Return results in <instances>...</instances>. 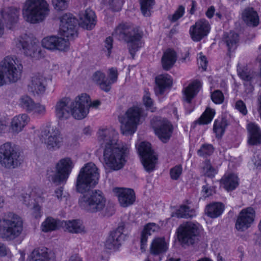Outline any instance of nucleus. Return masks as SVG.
Returning <instances> with one entry per match:
<instances>
[{
    "label": "nucleus",
    "mask_w": 261,
    "mask_h": 261,
    "mask_svg": "<svg viewBox=\"0 0 261 261\" xmlns=\"http://www.w3.org/2000/svg\"><path fill=\"white\" fill-rule=\"evenodd\" d=\"M142 13L144 16L150 15L151 10L154 4V0H139Z\"/></svg>",
    "instance_id": "45"
},
{
    "label": "nucleus",
    "mask_w": 261,
    "mask_h": 261,
    "mask_svg": "<svg viewBox=\"0 0 261 261\" xmlns=\"http://www.w3.org/2000/svg\"><path fill=\"white\" fill-rule=\"evenodd\" d=\"M248 132V142L254 145L261 144V129L259 126L254 122H249L247 125Z\"/></svg>",
    "instance_id": "28"
},
{
    "label": "nucleus",
    "mask_w": 261,
    "mask_h": 261,
    "mask_svg": "<svg viewBox=\"0 0 261 261\" xmlns=\"http://www.w3.org/2000/svg\"><path fill=\"white\" fill-rule=\"evenodd\" d=\"M185 12V7L180 5L178 6L173 14L168 15V19L170 22H175L184 16Z\"/></svg>",
    "instance_id": "48"
},
{
    "label": "nucleus",
    "mask_w": 261,
    "mask_h": 261,
    "mask_svg": "<svg viewBox=\"0 0 261 261\" xmlns=\"http://www.w3.org/2000/svg\"><path fill=\"white\" fill-rule=\"evenodd\" d=\"M123 230L124 227L120 226L110 233L105 243L107 249L116 250L119 248L125 238Z\"/></svg>",
    "instance_id": "22"
},
{
    "label": "nucleus",
    "mask_w": 261,
    "mask_h": 261,
    "mask_svg": "<svg viewBox=\"0 0 261 261\" xmlns=\"http://www.w3.org/2000/svg\"><path fill=\"white\" fill-rule=\"evenodd\" d=\"M168 249V243L163 237L154 238L150 246L149 255H160Z\"/></svg>",
    "instance_id": "29"
},
{
    "label": "nucleus",
    "mask_w": 261,
    "mask_h": 261,
    "mask_svg": "<svg viewBox=\"0 0 261 261\" xmlns=\"http://www.w3.org/2000/svg\"><path fill=\"white\" fill-rule=\"evenodd\" d=\"M235 109L244 116L246 115L248 113L246 106L242 100H239L236 102Z\"/></svg>",
    "instance_id": "57"
},
{
    "label": "nucleus",
    "mask_w": 261,
    "mask_h": 261,
    "mask_svg": "<svg viewBox=\"0 0 261 261\" xmlns=\"http://www.w3.org/2000/svg\"><path fill=\"white\" fill-rule=\"evenodd\" d=\"M30 113H33V114L37 115H44L46 113L45 107L39 103L35 102L32 110L30 111Z\"/></svg>",
    "instance_id": "55"
},
{
    "label": "nucleus",
    "mask_w": 261,
    "mask_h": 261,
    "mask_svg": "<svg viewBox=\"0 0 261 261\" xmlns=\"http://www.w3.org/2000/svg\"><path fill=\"white\" fill-rule=\"evenodd\" d=\"M92 80L93 82L98 85L100 88L103 91L108 92V88L106 77V74L101 71H96L95 72L92 76Z\"/></svg>",
    "instance_id": "38"
},
{
    "label": "nucleus",
    "mask_w": 261,
    "mask_h": 261,
    "mask_svg": "<svg viewBox=\"0 0 261 261\" xmlns=\"http://www.w3.org/2000/svg\"><path fill=\"white\" fill-rule=\"evenodd\" d=\"M196 215V212L194 209L185 205H181L175 213V216L177 218H192Z\"/></svg>",
    "instance_id": "40"
},
{
    "label": "nucleus",
    "mask_w": 261,
    "mask_h": 261,
    "mask_svg": "<svg viewBox=\"0 0 261 261\" xmlns=\"http://www.w3.org/2000/svg\"><path fill=\"white\" fill-rule=\"evenodd\" d=\"M99 178V170L96 165L91 162L85 164L81 169L76 178L77 191L82 193L94 188L98 184Z\"/></svg>",
    "instance_id": "6"
},
{
    "label": "nucleus",
    "mask_w": 261,
    "mask_h": 261,
    "mask_svg": "<svg viewBox=\"0 0 261 261\" xmlns=\"http://www.w3.org/2000/svg\"><path fill=\"white\" fill-rule=\"evenodd\" d=\"M211 29L209 22L205 18H201L190 27L189 34L193 41L198 42L208 35Z\"/></svg>",
    "instance_id": "18"
},
{
    "label": "nucleus",
    "mask_w": 261,
    "mask_h": 261,
    "mask_svg": "<svg viewBox=\"0 0 261 261\" xmlns=\"http://www.w3.org/2000/svg\"><path fill=\"white\" fill-rule=\"evenodd\" d=\"M155 92L162 94L166 88L171 86L172 80L170 75L168 74H161L155 78Z\"/></svg>",
    "instance_id": "34"
},
{
    "label": "nucleus",
    "mask_w": 261,
    "mask_h": 261,
    "mask_svg": "<svg viewBox=\"0 0 261 261\" xmlns=\"http://www.w3.org/2000/svg\"><path fill=\"white\" fill-rule=\"evenodd\" d=\"M112 36L118 40H124L127 43L129 52L134 59L136 52L141 46V34L127 23H122L115 28Z\"/></svg>",
    "instance_id": "5"
},
{
    "label": "nucleus",
    "mask_w": 261,
    "mask_h": 261,
    "mask_svg": "<svg viewBox=\"0 0 261 261\" xmlns=\"http://www.w3.org/2000/svg\"><path fill=\"white\" fill-rule=\"evenodd\" d=\"M227 125V121L224 119H217L214 121L213 130L217 137H221L224 133Z\"/></svg>",
    "instance_id": "42"
},
{
    "label": "nucleus",
    "mask_w": 261,
    "mask_h": 261,
    "mask_svg": "<svg viewBox=\"0 0 261 261\" xmlns=\"http://www.w3.org/2000/svg\"><path fill=\"white\" fill-rule=\"evenodd\" d=\"M76 24L77 20L72 14H64L61 18L59 31L67 39L55 35L46 36L41 41L42 46L50 51H66L69 47V40L77 36Z\"/></svg>",
    "instance_id": "2"
},
{
    "label": "nucleus",
    "mask_w": 261,
    "mask_h": 261,
    "mask_svg": "<svg viewBox=\"0 0 261 261\" xmlns=\"http://www.w3.org/2000/svg\"><path fill=\"white\" fill-rule=\"evenodd\" d=\"M137 149L145 169L148 172L152 171L157 158L151 149V144L148 142H142L138 145Z\"/></svg>",
    "instance_id": "16"
},
{
    "label": "nucleus",
    "mask_w": 261,
    "mask_h": 261,
    "mask_svg": "<svg viewBox=\"0 0 261 261\" xmlns=\"http://www.w3.org/2000/svg\"><path fill=\"white\" fill-rule=\"evenodd\" d=\"M79 25L87 30H91L96 24V16L94 11L87 9L79 15Z\"/></svg>",
    "instance_id": "26"
},
{
    "label": "nucleus",
    "mask_w": 261,
    "mask_h": 261,
    "mask_svg": "<svg viewBox=\"0 0 261 261\" xmlns=\"http://www.w3.org/2000/svg\"><path fill=\"white\" fill-rule=\"evenodd\" d=\"M203 172L205 176L213 178L217 174V171L212 167L209 161H206L204 163Z\"/></svg>",
    "instance_id": "49"
},
{
    "label": "nucleus",
    "mask_w": 261,
    "mask_h": 261,
    "mask_svg": "<svg viewBox=\"0 0 261 261\" xmlns=\"http://www.w3.org/2000/svg\"><path fill=\"white\" fill-rule=\"evenodd\" d=\"M182 171V168L180 165H176L173 168H172L170 170L171 178L173 180L178 179L181 174Z\"/></svg>",
    "instance_id": "54"
},
{
    "label": "nucleus",
    "mask_w": 261,
    "mask_h": 261,
    "mask_svg": "<svg viewBox=\"0 0 261 261\" xmlns=\"http://www.w3.org/2000/svg\"><path fill=\"white\" fill-rule=\"evenodd\" d=\"M58 224L56 220L51 217H48L42 223L41 230L44 232L52 231L58 228Z\"/></svg>",
    "instance_id": "41"
},
{
    "label": "nucleus",
    "mask_w": 261,
    "mask_h": 261,
    "mask_svg": "<svg viewBox=\"0 0 261 261\" xmlns=\"http://www.w3.org/2000/svg\"><path fill=\"white\" fill-rule=\"evenodd\" d=\"M159 226L155 223H150L146 224L141 233V243L142 246H144L146 244L148 238L149 236L155 231H158Z\"/></svg>",
    "instance_id": "37"
},
{
    "label": "nucleus",
    "mask_w": 261,
    "mask_h": 261,
    "mask_svg": "<svg viewBox=\"0 0 261 261\" xmlns=\"http://www.w3.org/2000/svg\"><path fill=\"white\" fill-rule=\"evenodd\" d=\"M113 191L123 207H127L133 204L135 201V194L132 189L116 187L113 189Z\"/></svg>",
    "instance_id": "23"
},
{
    "label": "nucleus",
    "mask_w": 261,
    "mask_h": 261,
    "mask_svg": "<svg viewBox=\"0 0 261 261\" xmlns=\"http://www.w3.org/2000/svg\"><path fill=\"white\" fill-rule=\"evenodd\" d=\"M22 160L20 152L11 142L0 145V165L6 169H13L20 166Z\"/></svg>",
    "instance_id": "9"
},
{
    "label": "nucleus",
    "mask_w": 261,
    "mask_h": 261,
    "mask_svg": "<svg viewBox=\"0 0 261 261\" xmlns=\"http://www.w3.org/2000/svg\"><path fill=\"white\" fill-rule=\"evenodd\" d=\"M215 114L214 109L207 107L199 119L194 122L198 124H207L211 122Z\"/></svg>",
    "instance_id": "39"
},
{
    "label": "nucleus",
    "mask_w": 261,
    "mask_h": 261,
    "mask_svg": "<svg viewBox=\"0 0 261 261\" xmlns=\"http://www.w3.org/2000/svg\"><path fill=\"white\" fill-rule=\"evenodd\" d=\"M178 238L182 244L192 245L199 239V225L188 222L180 225L177 229Z\"/></svg>",
    "instance_id": "12"
},
{
    "label": "nucleus",
    "mask_w": 261,
    "mask_h": 261,
    "mask_svg": "<svg viewBox=\"0 0 261 261\" xmlns=\"http://www.w3.org/2000/svg\"><path fill=\"white\" fill-rule=\"evenodd\" d=\"M198 58L197 59L198 63L200 65L203 69L206 70L207 61L205 56L203 55L202 53H200L198 55Z\"/></svg>",
    "instance_id": "58"
},
{
    "label": "nucleus",
    "mask_w": 261,
    "mask_h": 261,
    "mask_svg": "<svg viewBox=\"0 0 261 261\" xmlns=\"http://www.w3.org/2000/svg\"><path fill=\"white\" fill-rule=\"evenodd\" d=\"M220 183L227 191H232L238 186L239 178L234 173H226L221 178Z\"/></svg>",
    "instance_id": "32"
},
{
    "label": "nucleus",
    "mask_w": 261,
    "mask_h": 261,
    "mask_svg": "<svg viewBox=\"0 0 261 261\" xmlns=\"http://www.w3.org/2000/svg\"><path fill=\"white\" fill-rule=\"evenodd\" d=\"M14 43L18 48L22 49L26 56L34 57L38 51L37 43L32 41L26 34L19 36L15 38Z\"/></svg>",
    "instance_id": "19"
},
{
    "label": "nucleus",
    "mask_w": 261,
    "mask_h": 261,
    "mask_svg": "<svg viewBox=\"0 0 261 261\" xmlns=\"http://www.w3.org/2000/svg\"><path fill=\"white\" fill-rule=\"evenodd\" d=\"M113 47V39L111 37H108L105 40V47L107 49L108 55L109 57L111 53V49Z\"/></svg>",
    "instance_id": "60"
},
{
    "label": "nucleus",
    "mask_w": 261,
    "mask_h": 261,
    "mask_svg": "<svg viewBox=\"0 0 261 261\" xmlns=\"http://www.w3.org/2000/svg\"><path fill=\"white\" fill-rule=\"evenodd\" d=\"M70 100L67 98H63L58 101L55 106V114L60 119H67L71 116Z\"/></svg>",
    "instance_id": "25"
},
{
    "label": "nucleus",
    "mask_w": 261,
    "mask_h": 261,
    "mask_svg": "<svg viewBox=\"0 0 261 261\" xmlns=\"http://www.w3.org/2000/svg\"><path fill=\"white\" fill-rule=\"evenodd\" d=\"M35 191H32L30 194L27 195L24 197V202L26 204H30V201L31 199L32 198L34 199L35 201H36L37 202H40L39 199H41V197H36L35 196Z\"/></svg>",
    "instance_id": "59"
},
{
    "label": "nucleus",
    "mask_w": 261,
    "mask_h": 261,
    "mask_svg": "<svg viewBox=\"0 0 261 261\" xmlns=\"http://www.w3.org/2000/svg\"><path fill=\"white\" fill-rule=\"evenodd\" d=\"M7 128V125L6 122L0 119V136L6 132Z\"/></svg>",
    "instance_id": "64"
},
{
    "label": "nucleus",
    "mask_w": 261,
    "mask_h": 261,
    "mask_svg": "<svg viewBox=\"0 0 261 261\" xmlns=\"http://www.w3.org/2000/svg\"><path fill=\"white\" fill-rule=\"evenodd\" d=\"M176 60V53L172 49H167L161 59V64L163 69L169 70L174 66Z\"/></svg>",
    "instance_id": "31"
},
{
    "label": "nucleus",
    "mask_w": 261,
    "mask_h": 261,
    "mask_svg": "<svg viewBox=\"0 0 261 261\" xmlns=\"http://www.w3.org/2000/svg\"><path fill=\"white\" fill-rule=\"evenodd\" d=\"M46 80L41 73L34 74L28 84L29 90L34 95L43 94L46 90Z\"/></svg>",
    "instance_id": "21"
},
{
    "label": "nucleus",
    "mask_w": 261,
    "mask_h": 261,
    "mask_svg": "<svg viewBox=\"0 0 261 261\" xmlns=\"http://www.w3.org/2000/svg\"><path fill=\"white\" fill-rule=\"evenodd\" d=\"M22 68V64L16 57H6L0 63V87L19 80Z\"/></svg>",
    "instance_id": "3"
},
{
    "label": "nucleus",
    "mask_w": 261,
    "mask_h": 261,
    "mask_svg": "<svg viewBox=\"0 0 261 261\" xmlns=\"http://www.w3.org/2000/svg\"><path fill=\"white\" fill-rule=\"evenodd\" d=\"M255 218V212L252 207L242 209L237 217L235 228L241 232L246 230L253 224Z\"/></svg>",
    "instance_id": "17"
},
{
    "label": "nucleus",
    "mask_w": 261,
    "mask_h": 261,
    "mask_svg": "<svg viewBox=\"0 0 261 261\" xmlns=\"http://www.w3.org/2000/svg\"><path fill=\"white\" fill-rule=\"evenodd\" d=\"M79 204L80 207L84 211L91 213H96L104 210L106 198L100 190L89 191L80 197Z\"/></svg>",
    "instance_id": "8"
},
{
    "label": "nucleus",
    "mask_w": 261,
    "mask_h": 261,
    "mask_svg": "<svg viewBox=\"0 0 261 261\" xmlns=\"http://www.w3.org/2000/svg\"><path fill=\"white\" fill-rule=\"evenodd\" d=\"M225 41L228 50L231 51L237 48V43L239 41V36L237 33L230 32L225 37Z\"/></svg>",
    "instance_id": "43"
},
{
    "label": "nucleus",
    "mask_w": 261,
    "mask_h": 261,
    "mask_svg": "<svg viewBox=\"0 0 261 261\" xmlns=\"http://www.w3.org/2000/svg\"><path fill=\"white\" fill-rule=\"evenodd\" d=\"M74 167L72 160L69 158L60 160L56 165V171L49 169L47 171V177L50 181L56 184L65 182Z\"/></svg>",
    "instance_id": "11"
},
{
    "label": "nucleus",
    "mask_w": 261,
    "mask_h": 261,
    "mask_svg": "<svg viewBox=\"0 0 261 261\" xmlns=\"http://www.w3.org/2000/svg\"><path fill=\"white\" fill-rule=\"evenodd\" d=\"M201 87V82L196 80L191 82L184 89V99L188 105H190L192 99L197 94Z\"/></svg>",
    "instance_id": "30"
},
{
    "label": "nucleus",
    "mask_w": 261,
    "mask_h": 261,
    "mask_svg": "<svg viewBox=\"0 0 261 261\" xmlns=\"http://www.w3.org/2000/svg\"><path fill=\"white\" fill-rule=\"evenodd\" d=\"M216 192L215 188L213 186H210L208 184L203 185L202 187L201 192L202 196L204 198H207L210 196L213 195Z\"/></svg>",
    "instance_id": "52"
},
{
    "label": "nucleus",
    "mask_w": 261,
    "mask_h": 261,
    "mask_svg": "<svg viewBox=\"0 0 261 261\" xmlns=\"http://www.w3.org/2000/svg\"><path fill=\"white\" fill-rule=\"evenodd\" d=\"M34 103V100L27 95L21 96L19 100L20 107L29 113H30V111L32 110Z\"/></svg>",
    "instance_id": "46"
},
{
    "label": "nucleus",
    "mask_w": 261,
    "mask_h": 261,
    "mask_svg": "<svg viewBox=\"0 0 261 261\" xmlns=\"http://www.w3.org/2000/svg\"><path fill=\"white\" fill-rule=\"evenodd\" d=\"M253 91L254 87L252 85H249L245 89L246 95H244L245 100L252 98V93Z\"/></svg>",
    "instance_id": "61"
},
{
    "label": "nucleus",
    "mask_w": 261,
    "mask_h": 261,
    "mask_svg": "<svg viewBox=\"0 0 261 261\" xmlns=\"http://www.w3.org/2000/svg\"><path fill=\"white\" fill-rule=\"evenodd\" d=\"M211 99L215 103L221 104L224 101V96L220 90H216L212 93Z\"/></svg>",
    "instance_id": "53"
},
{
    "label": "nucleus",
    "mask_w": 261,
    "mask_h": 261,
    "mask_svg": "<svg viewBox=\"0 0 261 261\" xmlns=\"http://www.w3.org/2000/svg\"><path fill=\"white\" fill-rule=\"evenodd\" d=\"M40 139L44 142L46 148L52 151L59 149L65 143L64 138L56 127L45 129L41 132Z\"/></svg>",
    "instance_id": "13"
},
{
    "label": "nucleus",
    "mask_w": 261,
    "mask_h": 261,
    "mask_svg": "<svg viewBox=\"0 0 261 261\" xmlns=\"http://www.w3.org/2000/svg\"><path fill=\"white\" fill-rule=\"evenodd\" d=\"M90 97L86 93H82L70 102L71 116L74 118L81 120L89 113Z\"/></svg>",
    "instance_id": "15"
},
{
    "label": "nucleus",
    "mask_w": 261,
    "mask_h": 261,
    "mask_svg": "<svg viewBox=\"0 0 261 261\" xmlns=\"http://www.w3.org/2000/svg\"><path fill=\"white\" fill-rule=\"evenodd\" d=\"M143 102L148 110L151 112L155 111L154 108L153 107V101L150 96V93L146 90H145V94L143 97Z\"/></svg>",
    "instance_id": "51"
},
{
    "label": "nucleus",
    "mask_w": 261,
    "mask_h": 261,
    "mask_svg": "<svg viewBox=\"0 0 261 261\" xmlns=\"http://www.w3.org/2000/svg\"><path fill=\"white\" fill-rule=\"evenodd\" d=\"M33 216L36 218H40L41 216V207L38 205H34L33 207Z\"/></svg>",
    "instance_id": "63"
},
{
    "label": "nucleus",
    "mask_w": 261,
    "mask_h": 261,
    "mask_svg": "<svg viewBox=\"0 0 261 261\" xmlns=\"http://www.w3.org/2000/svg\"><path fill=\"white\" fill-rule=\"evenodd\" d=\"M30 121V118L26 114H19L14 116L10 123V132L13 134H18L22 131Z\"/></svg>",
    "instance_id": "24"
},
{
    "label": "nucleus",
    "mask_w": 261,
    "mask_h": 261,
    "mask_svg": "<svg viewBox=\"0 0 261 261\" xmlns=\"http://www.w3.org/2000/svg\"><path fill=\"white\" fill-rule=\"evenodd\" d=\"M0 14L7 27L11 29L18 21L20 8L14 6L4 7Z\"/></svg>",
    "instance_id": "20"
},
{
    "label": "nucleus",
    "mask_w": 261,
    "mask_h": 261,
    "mask_svg": "<svg viewBox=\"0 0 261 261\" xmlns=\"http://www.w3.org/2000/svg\"><path fill=\"white\" fill-rule=\"evenodd\" d=\"M49 11L48 5L45 0H27L22 8L24 18L31 23L43 20Z\"/></svg>",
    "instance_id": "7"
},
{
    "label": "nucleus",
    "mask_w": 261,
    "mask_h": 261,
    "mask_svg": "<svg viewBox=\"0 0 261 261\" xmlns=\"http://www.w3.org/2000/svg\"><path fill=\"white\" fill-rule=\"evenodd\" d=\"M68 0H53V5L57 10L62 11L67 9Z\"/></svg>",
    "instance_id": "56"
},
{
    "label": "nucleus",
    "mask_w": 261,
    "mask_h": 261,
    "mask_svg": "<svg viewBox=\"0 0 261 261\" xmlns=\"http://www.w3.org/2000/svg\"><path fill=\"white\" fill-rule=\"evenodd\" d=\"M224 206L220 202H214L207 205L205 209L206 215L212 218L220 216L223 213Z\"/></svg>",
    "instance_id": "35"
},
{
    "label": "nucleus",
    "mask_w": 261,
    "mask_h": 261,
    "mask_svg": "<svg viewBox=\"0 0 261 261\" xmlns=\"http://www.w3.org/2000/svg\"><path fill=\"white\" fill-rule=\"evenodd\" d=\"M238 71L240 77L245 81L253 82L258 76L256 72L252 70H248L247 68H243Z\"/></svg>",
    "instance_id": "44"
},
{
    "label": "nucleus",
    "mask_w": 261,
    "mask_h": 261,
    "mask_svg": "<svg viewBox=\"0 0 261 261\" xmlns=\"http://www.w3.org/2000/svg\"><path fill=\"white\" fill-rule=\"evenodd\" d=\"M97 138L100 147L103 149L106 166L113 171L122 169L127 161L129 146L119 141L118 133L112 128H100Z\"/></svg>",
    "instance_id": "1"
},
{
    "label": "nucleus",
    "mask_w": 261,
    "mask_h": 261,
    "mask_svg": "<svg viewBox=\"0 0 261 261\" xmlns=\"http://www.w3.org/2000/svg\"><path fill=\"white\" fill-rule=\"evenodd\" d=\"M242 16L243 21L248 26L256 27L259 23L258 14L252 8H246Z\"/></svg>",
    "instance_id": "33"
},
{
    "label": "nucleus",
    "mask_w": 261,
    "mask_h": 261,
    "mask_svg": "<svg viewBox=\"0 0 261 261\" xmlns=\"http://www.w3.org/2000/svg\"><path fill=\"white\" fill-rule=\"evenodd\" d=\"M214 151V148L212 145L203 144L197 151L198 155L200 156L206 157L210 155Z\"/></svg>",
    "instance_id": "50"
},
{
    "label": "nucleus",
    "mask_w": 261,
    "mask_h": 261,
    "mask_svg": "<svg viewBox=\"0 0 261 261\" xmlns=\"http://www.w3.org/2000/svg\"><path fill=\"white\" fill-rule=\"evenodd\" d=\"M151 126L154 134L164 143L167 142L170 139L173 126L171 123L166 119L154 117L151 120Z\"/></svg>",
    "instance_id": "14"
},
{
    "label": "nucleus",
    "mask_w": 261,
    "mask_h": 261,
    "mask_svg": "<svg viewBox=\"0 0 261 261\" xmlns=\"http://www.w3.org/2000/svg\"><path fill=\"white\" fill-rule=\"evenodd\" d=\"M55 254L47 248L34 249L31 254L30 261H55Z\"/></svg>",
    "instance_id": "27"
},
{
    "label": "nucleus",
    "mask_w": 261,
    "mask_h": 261,
    "mask_svg": "<svg viewBox=\"0 0 261 261\" xmlns=\"http://www.w3.org/2000/svg\"><path fill=\"white\" fill-rule=\"evenodd\" d=\"M22 228V220L17 214L8 212L0 216V236L3 239L14 240L20 235Z\"/></svg>",
    "instance_id": "4"
},
{
    "label": "nucleus",
    "mask_w": 261,
    "mask_h": 261,
    "mask_svg": "<svg viewBox=\"0 0 261 261\" xmlns=\"http://www.w3.org/2000/svg\"><path fill=\"white\" fill-rule=\"evenodd\" d=\"M63 225L65 230L69 232L78 233L85 231V227L80 220L65 221Z\"/></svg>",
    "instance_id": "36"
},
{
    "label": "nucleus",
    "mask_w": 261,
    "mask_h": 261,
    "mask_svg": "<svg viewBox=\"0 0 261 261\" xmlns=\"http://www.w3.org/2000/svg\"><path fill=\"white\" fill-rule=\"evenodd\" d=\"M215 12V8L213 6H210L208 8L205 12V15L208 19H211L214 15Z\"/></svg>",
    "instance_id": "62"
},
{
    "label": "nucleus",
    "mask_w": 261,
    "mask_h": 261,
    "mask_svg": "<svg viewBox=\"0 0 261 261\" xmlns=\"http://www.w3.org/2000/svg\"><path fill=\"white\" fill-rule=\"evenodd\" d=\"M142 117L143 109L142 108L139 107L129 108L124 115L119 119L121 124V130L122 134L125 135L134 134Z\"/></svg>",
    "instance_id": "10"
},
{
    "label": "nucleus",
    "mask_w": 261,
    "mask_h": 261,
    "mask_svg": "<svg viewBox=\"0 0 261 261\" xmlns=\"http://www.w3.org/2000/svg\"><path fill=\"white\" fill-rule=\"evenodd\" d=\"M108 77L106 78L107 85L108 88V92L110 91L111 89L112 85L116 83L118 79V71L116 68L112 67L108 70Z\"/></svg>",
    "instance_id": "47"
}]
</instances>
